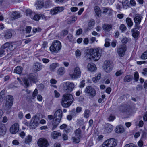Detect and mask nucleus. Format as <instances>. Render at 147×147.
I'll return each mask as SVG.
<instances>
[{
	"instance_id": "f257e3e1",
	"label": "nucleus",
	"mask_w": 147,
	"mask_h": 147,
	"mask_svg": "<svg viewBox=\"0 0 147 147\" xmlns=\"http://www.w3.org/2000/svg\"><path fill=\"white\" fill-rule=\"evenodd\" d=\"M63 113L61 109H58L54 113V115H49L48 117L50 120H53L51 121V123L53 127L52 130H53L57 127L60 122L62 117Z\"/></svg>"
},
{
	"instance_id": "f03ea898",
	"label": "nucleus",
	"mask_w": 147,
	"mask_h": 147,
	"mask_svg": "<svg viewBox=\"0 0 147 147\" xmlns=\"http://www.w3.org/2000/svg\"><path fill=\"white\" fill-rule=\"evenodd\" d=\"M102 52L101 49H92L89 50V52L86 56L89 59L96 61L100 58Z\"/></svg>"
},
{
	"instance_id": "7ed1b4c3",
	"label": "nucleus",
	"mask_w": 147,
	"mask_h": 147,
	"mask_svg": "<svg viewBox=\"0 0 147 147\" xmlns=\"http://www.w3.org/2000/svg\"><path fill=\"white\" fill-rule=\"evenodd\" d=\"M74 100L73 95L69 93H66L63 96L61 105L64 107H67L69 106Z\"/></svg>"
},
{
	"instance_id": "20e7f679",
	"label": "nucleus",
	"mask_w": 147,
	"mask_h": 147,
	"mask_svg": "<svg viewBox=\"0 0 147 147\" xmlns=\"http://www.w3.org/2000/svg\"><path fill=\"white\" fill-rule=\"evenodd\" d=\"M16 44L12 42H7L5 43L1 47L0 49V56L4 55L5 51L6 49L7 52L13 50L16 48Z\"/></svg>"
},
{
	"instance_id": "39448f33",
	"label": "nucleus",
	"mask_w": 147,
	"mask_h": 147,
	"mask_svg": "<svg viewBox=\"0 0 147 147\" xmlns=\"http://www.w3.org/2000/svg\"><path fill=\"white\" fill-rule=\"evenodd\" d=\"M61 48V45L60 42L57 40H55L52 42L50 47V51L52 52L57 53Z\"/></svg>"
},
{
	"instance_id": "423d86ee",
	"label": "nucleus",
	"mask_w": 147,
	"mask_h": 147,
	"mask_svg": "<svg viewBox=\"0 0 147 147\" xmlns=\"http://www.w3.org/2000/svg\"><path fill=\"white\" fill-rule=\"evenodd\" d=\"M117 144V140L114 138H111L106 140L100 147H115Z\"/></svg>"
},
{
	"instance_id": "0eeeda50",
	"label": "nucleus",
	"mask_w": 147,
	"mask_h": 147,
	"mask_svg": "<svg viewBox=\"0 0 147 147\" xmlns=\"http://www.w3.org/2000/svg\"><path fill=\"white\" fill-rule=\"evenodd\" d=\"M37 78V76L34 74H31L28 78H24L23 80V81L25 85L27 87L29 86L30 83L32 81L34 82H35Z\"/></svg>"
},
{
	"instance_id": "6e6552de",
	"label": "nucleus",
	"mask_w": 147,
	"mask_h": 147,
	"mask_svg": "<svg viewBox=\"0 0 147 147\" xmlns=\"http://www.w3.org/2000/svg\"><path fill=\"white\" fill-rule=\"evenodd\" d=\"M74 88V85L70 82H67L63 85V90L66 93L71 92Z\"/></svg>"
},
{
	"instance_id": "1a4fd4ad",
	"label": "nucleus",
	"mask_w": 147,
	"mask_h": 147,
	"mask_svg": "<svg viewBox=\"0 0 147 147\" xmlns=\"http://www.w3.org/2000/svg\"><path fill=\"white\" fill-rule=\"evenodd\" d=\"M113 67V63L109 60H107L104 63L103 67L106 72L109 73L112 70Z\"/></svg>"
},
{
	"instance_id": "9d476101",
	"label": "nucleus",
	"mask_w": 147,
	"mask_h": 147,
	"mask_svg": "<svg viewBox=\"0 0 147 147\" xmlns=\"http://www.w3.org/2000/svg\"><path fill=\"white\" fill-rule=\"evenodd\" d=\"M40 120L39 117L37 115L34 116L31 121L30 123V128L34 129L39 124Z\"/></svg>"
},
{
	"instance_id": "9b49d317",
	"label": "nucleus",
	"mask_w": 147,
	"mask_h": 147,
	"mask_svg": "<svg viewBox=\"0 0 147 147\" xmlns=\"http://www.w3.org/2000/svg\"><path fill=\"white\" fill-rule=\"evenodd\" d=\"M13 97L11 95H8L6 96V101L5 106V109L9 110L11 107L13 102Z\"/></svg>"
},
{
	"instance_id": "f8f14e48",
	"label": "nucleus",
	"mask_w": 147,
	"mask_h": 147,
	"mask_svg": "<svg viewBox=\"0 0 147 147\" xmlns=\"http://www.w3.org/2000/svg\"><path fill=\"white\" fill-rule=\"evenodd\" d=\"M84 92L89 94L90 96L92 98L94 97L96 94L95 89L91 86L86 87L84 90Z\"/></svg>"
},
{
	"instance_id": "ddd939ff",
	"label": "nucleus",
	"mask_w": 147,
	"mask_h": 147,
	"mask_svg": "<svg viewBox=\"0 0 147 147\" xmlns=\"http://www.w3.org/2000/svg\"><path fill=\"white\" fill-rule=\"evenodd\" d=\"M81 72L80 68L76 67L74 68V73L70 75V76L73 79H76L79 78L81 75Z\"/></svg>"
},
{
	"instance_id": "4468645a",
	"label": "nucleus",
	"mask_w": 147,
	"mask_h": 147,
	"mask_svg": "<svg viewBox=\"0 0 147 147\" xmlns=\"http://www.w3.org/2000/svg\"><path fill=\"white\" fill-rule=\"evenodd\" d=\"M26 13L27 16H29L31 18L35 21H38L40 19L39 14H35L30 10H27Z\"/></svg>"
},
{
	"instance_id": "2eb2a0df",
	"label": "nucleus",
	"mask_w": 147,
	"mask_h": 147,
	"mask_svg": "<svg viewBox=\"0 0 147 147\" xmlns=\"http://www.w3.org/2000/svg\"><path fill=\"white\" fill-rule=\"evenodd\" d=\"M38 144L40 147H47L48 145V143L46 139L41 138L38 140Z\"/></svg>"
},
{
	"instance_id": "dca6fc26",
	"label": "nucleus",
	"mask_w": 147,
	"mask_h": 147,
	"mask_svg": "<svg viewBox=\"0 0 147 147\" xmlns=\"http://www.w3.org/2000/svg\"><path fill=\"white\" fill-rule=\"evenodd\" d=\"M126 49L125 45H123L120 46L117 50L119 55L120 57H123L125 54Z\"/></svg>"
},
{
	"instance_id": "f3484780",
	"label": "nucleus",
	"mask_w": 147,
	"mask_h": 147,
	"mask_svg": "<svg viewBox=\"0 0 147 147\" xmlns=\"http://www.w3.org/2000/svg\"><path fill=\"white\" fill-rule=\"evenodd\" d=\"M19 129V125L18 123H15L11 127L10 131L11 133L15 134L17 133Z\"/></svg>"
},
{
	"instance_id": "a211bd4d",
	"label": "nucleus",
	"mask_w": 147,
	"mask_h": 147,
	"mask_svg": "<svg viewBox=\"0 0 147 147\" xmlns=\"http://www.w3.org/2000/svg\"><path fill=\"white\" fill-rule=\"evenodd\" d=\"M64 10V8L62 7H56L51 10L50 13L52 15H54L59 12H61Z\"/></svg>"
},
{
	"instance_id": "6ab92c4d",
	"label": "nucleus",
	"mask_w": 147,
	"mask_h": 147,
	"mask_svg": "<svg viewBox=\"0 0 147 147\" xmlns=\"http://www.w3.org/2000/svg\"><path fill=\"white\" fill-rule=\"evenodd\" d=\"M44 3L43 0H37L35 3V6L36 9H39L44 6Z\"/></svg>"
},
{
	"instance_id": "aec40b11",
	"label": "nucleus",
	"mask_w": 147,
	"mask_h": 147,
	"mask_svg": "<svg viewBox=\"0 0 147 147\" xmlns=\"http://www.w3.org/2000/svg\"><path fill=\"white\" fill-rule=\"evenodd\" d=\"M142 18V17L141 15L139 14H136L134 16V18L135 24H140L141 23Z\"/></svg>"
},
{
	"instance_id": "412c9836",
	"label": "nucleus",
	"mask_w": 147,
	"mask_h": 147,
	"mask_svg": "<svg viewBox=\"0 0 147 147\" xmlns=\"http://www.w3.org/2000/svg\"><path fill=\"white\" fill-rule=\"evenodd\" d=\"M113 129V126L109 123L106 124L104 128L105 132L106 133H109L111 132Z\"/></svg>"
},
{
	"instance_id": "4be33fe9",
	"label": "nucleus",
	"mask_w": 147,
	"mask_h": 147,
	"mask_svg": "<svg viewBox=\"0 0 147 147\" xmlns=\"http://www.w3.org/2000/svg\"><path fill=\"white\" fill-rule=\"evenodd\" d=\"M43 67V65L39 62H36L34 66V70L36 71H38L41 70Z\"/></svg>"
},
{
	"instance_id": "5701e85b",
	"label": "nucleus",
	"mask_w": 147,
	"mask_h": 147,
	"mask_svg": "<svg viewBox=\"0 0 147 147\" xmlns=\"http://www.w3.org/2000/svg\"><path fill=\"white\" fill-rule=\"evenodd\" d=\"M95 24V22L94 20H91L89 21L88 23V27L85 29L87 31L90 30L93 27Z\"/></svg>"
},
{
	"instance_id": "b1692460",
	"label": "nucleus",
	"mask_w": 147,
	"mask_h": 147,
	"mask_svg": "<svg viewBox=\"0 0 147 147\" xmlns=\"http://www.w3.org/2000/svg\"><path fill=\"white\" fill-rule=\"evenodd\" d=\"M6 131V129L4 125L0 124V135L3 136L4 135Z\"/></svg>"
},
{
	"instance_id": "393cba45",
	"label": "nucleus",
	"mask_w": 147,
	"mask_h": 147,
	"mask_svg": "<svg viewBox=\"0 0 147 147\" xmlns=\"http://www.w3.org/2000/svg\"><path fill=\"white\" fill-rule=\"evenodd\" d=\"M102 28L105 31L109 32L112 28V26L111 24H105L103 25Z\"/></svg>"
},
{
	"instance_id": "a878e982",
	"label": "nucleus",
	"mask_w": 147,
	"mask_h": 147,
	"mask_svg": "<svg viewBox=\"0 0 147 147\" xmlns=\"http://www.w3.org/2000/svg\"><path fill=\"white\" fill-rule=\"evenodd\" d=\"M88 70L91 71H93L96 69V68L95 65L92 63H89L88 65Z\"/></svg>"
},
{
	"instance_id": "bb28decb",
	"label": "nucleus",
	"mask_w": 147,
	"mask_h": 147,
	"mask_svg": "<svg viewBox=\"0 0 147 147\" xmlns=\"http://www.w3.org/2000/svg\"><path fill=\"white\" fill-rule=\"evenodd\" d=\"M20 17V14L17 11H14L12 13L11 15V19L12 20H15Z\"/></svg>"
},
{
	"instance_id": "cd10ccee",
	"label": "nucleus",
	"mask_w": 147,
	"mask_h": 147,
	"mask_svg": "<svg viewBox=\"0 0 147 147\" xmlns=\"http://www.w3.org/2000/svg\"><path fill=\"white\" fill-rule=\"evenodd\" d=\"M59 66V64L57 63H52L49 66V69L51 71H53L57 67Z\"/></svg>"
},
{
	"instance_id": "c85d7f7f",
	"label": "nucleus",
	"mask_w": 147,
	"mask_h": 147,
	"mask_svg": "<svg viewBox=\"0 0 147 147\" xmlns=\"http://www.w3.org/2000/svg\"><path fill=\"white\" fill-rule=\"evenodd\" d=\"M94 10L97 16L98 17H100L101 16V11L99 7L98 6H95Z\"/></svg>"
},
{
	"instance_id": "c756f323",
	"label": "nucleus",
	"mask_w": 147,
	"mask_h": 147,
	"mask_svg": "<svg viewBox=\"0 0 147 147\" xmlns=\"http://www.w3.org/2000/svg\"><path fill=\"white\" fill-rule=\"evenodd\" d=\"M32 140V136L30 135H28L26 137L24 140V143L26 144H29Z\"/></svg>"
},
{
	"instance_id": "7c9ffc66",
	"label": "nucleus",
	"mask_w": 147,
	"mask_h": 147,
	"mask_svg": "<svg viewBox=\"0 0 147 147\" xmlns=\"http://www.w3.org/2000/svg\"><path fill=\"white\" fill-rule=\"evenodd\" d=\"M126 22L128 27L131 28L133 25V22L130 18H127L126 19Z\"/></svg>"
},
{
	"instance_id": "2f4dec72",
	"label": "nucleus",
	"mask_w": 147,
	"mask_h": 147,
	"mask_svg": "<svg viewBox=\"0 0 147 147\" xmlns=\"http://www.w3.org/2000/svg\"><path fill=\"white\" fill-rule=\"evenodd\" d=\"M124 131V129L122 126L119 125L116 127V133H121L123 132Z\"/></svg>"
},
{
	"instance_id": "473e14b6",
	"label": "nucleus",
	"mask_w": 147,
	"mask_h": 147,
	"mask_svg": "<svg viewBox=\"0 0 147 147\" xmlns=\"http://www.w3.org/2000/svg\"><path fill=\"white\" fill-rule=\"evenodd\" d=\"M22 68L19 66H18L16 67L14 70V72L17 74H21L22 71Z\"/></svg>"
},
{
	"instance_id": "72a5a7b5",
	"label": "nucleus",
	"mask_w": 147,
	"mask_h": 147,
	"mask_svg": "<svg viewBox=\"0 0 147 147\" xmlns=\"http://www.w3.org/2000/svg\"><path fill=\"white\" fill-rule=\"evenodd\" d=\"M131 31L132 32V36L133 37L135 38H137L139 35V31L138 30L135 31L134 29H132L131 30Z\"/></svg>"
},
{
	"instance_id": "f704fd0d",
	"label": "nucleus",
	"mask_w": 147,
	"mask_h": 147,
	"mask_svg": "<svg viewBox=\"0 0 147 147\" xmlns=\"http://www.w3.org/2000/svg\"><path fill=\"white\" fill-rule=\"evenodd\" d=\"M12 35L11 32L10 31L8 30L6 32L4 36L5 38L9 39L11 37Z\"/></svg>"
},
{
	"instance_id": "c9c22d12",
	"label": "nucleus",
	"mask_w": 147,
	"mask_h": 147,
	"mask_svg": "<svg viewBox=\"0 0 147 147\" xmlns=\"http://www.w3.org/2000/svg\"><path fill=\"white\" fill-rule=\"evenodd\" d=\"M132 76L130 75H127L124 78L123 80L125 82H129L132 80Z\"/></svg>"
},
{
	"instance_id": "e433bc0d",
	"label": "nucleus",
	"mask_w": 147,
	"mask_h": 147,
	"mask_svg": "<svg viewBox=\"0 0 147 147\" xmlns=\"http://www.w3.org/2000/svg\"><path fill=\"white\" fill-rule=\"evenodd\" d=\"M61 134L60 132H58L56 131H53L52 134V137L53 138L55 139L58 136H61Z\"/></svg>"
},
{
	"instance_id": "4c0bfd02",
	"label": "nucleus",
	"mask_w": 147,
	"mask_h": 147,
	"mask_svg": "<svg viewBox=\"0 0 147 147\" xmlns=\"http://www.w3.org/2000/svg\"><path fill=\"white\" fill-rule=\"evenodd\" d=\"M65 73V68L63 67L60 68L57 71L58 74L61 75L64 74Z\"/></svg>"
},
{
	"instance_id": "58836bf2",
	"label": "nucleus",
	"mask_w": 147,
	"mask_h": 147,
	"mask_svg": "<svg viewBox=\"0 0 147 147\" xmlns=\"http://www.w3.org/2000/svg\"><path fill=\"white\" fill-rule=\"evenodd\" d=\"M101 78L100 74H98L97 76H96L92 78V80L94 83L97 82L98 81L99 79H100Z\"/></svg>"
},
{
	"instance_id": "ea45409f",
	"label": "nucleus",
	"mask_w": 147,
	"mask_h": 147,
	"mask_svg": "<svg viewBox=\"0 0 147 147\" xmlns=\"http://www.w3.org/2000/svg\"><path fill=\"white\" fill-rule=\"evenodd\" d=\"M90 113V111L88 109H86L84 111V117L88 118Z\"/></svg>"
},
{
	"instance_id": "a19ab883",
	"label": "nucleus",
	"mask_w": 147,
	"mask_h": 147,
	"mask_svg": "<svg viewBox=\"0 0 147 147\" xmlns=\"http://www.w3.org/2000/svg\"><path fill=\"white\" fill-rule=\"evenodd\" d=\"M142 59H147V50L144 52L140 57Z\"/></svg>"
},
{
	"instance_id": "79ce46f5",
	"label": "nucleus",
	"mask_w": 147,
	"mask_h": 147,
	"mask_svg": "<svg viewBox=\"0 0 147 147\" xmlns=\"http://www.w3.org/2000/svg\"><path fill=\"white\" fill-rule=\"evenodd\" d=\"M75 134L77 137H81V131L79 129H77L75 132Z\"/></svg>"
},
{
	"instance_id": "37998d69",
	"label": "nucleus",
	"mask_w": 147,
	"mask_h": 147,
	"mask_svg": "<svg viewBox=\"0 0 147 147\" xmlns=\"http://www.w3.org/2000/svg\"><path fill=\"white\" fill-rule=\"evenodd\" d=\"M72 139H73V142L76 143H79L80 141L79 137H73Z\"/></svg>"
},
{
	"instance_id": "c03bdc74",
	"label": "nucleus",
	"mask_w": 147,
	"mask_h": 147,
	"mask_svg": "<svg viewBox=\"0 0 147 147\" xmlns=\"http://www.w3.org/2000/svg\"><path fill=\"white\" fill-rule=\"evenodd\" d=\"M38 93V90L37 89H35L32 95V98L33 99H34L36 96L37 95V94Z\"/></svg>"
},
{
	"instance_id": "a18cd8bd",
	"label": "nucleus",
	"mask_w": 147,
	"mask_h": 147,
	"mask_svg": "<svg viewBox=\"0 0 147 147\" xmlns=\"http://www.w3.org/2000/svg\"><path fill=\"white\" fill-rule=\"evenodd\" d=\"M5 90H2L0 93V98L3 99L5 96Z\"/></svg>"
},
{
	"instance_id": "49530a36",
	"label": "nucleus",
	"mask_w": 147,
	"mask_h": 147,
	"mask_svg": "<svg viewBox=\"0 0 147 147\" xmlns=\"http://www.w3.org/2000/svg\"><path fill=\"white\" fill-rule=\"evenodd\" d=\"M134 80L136 81H138L139 79V75L137 72H135L134 74Z\"/></svg>"
},
{
	"instance_id": "de8ad7c7",
	"label": "nucleus",
	"mask_w": 147,
	"mask_h": 147,
	"mask_svg": "<svg viewBox=\"0 0 147 147\" xmlns=\"http://www.w3.org/2000/svg\"><path fill=\"white\" fill-rule=\"evenodd\" d=\"M40 18H41L42 19L44 20H46L47 19H48L49 18V17L45 16L43 14H39Z\"/></svg>"
},
{
	"instance_id": "09e8293b",
	"label": "nucleus",
	"mask_w": 147,
	"mask_h": 147,
	"mask_svg": "<svg viewBox=\"0 0 147 147\" xmlns=\"http://www.w3.org/2000/svg\"><path fill=\"white\" fill-rule=\"evenodd\" d=\"M129 3V1L127 0H123L122 1V4L123 8L125 7V6L127 5Z\"/></svg>"
},
{
	"instance_id": "8fccbe9b",
	"label": "nucleus",
	"mask_w": 147,
	"mask_h": 147,
	"mask_svg": "<svg viewBox=\"0 0 147 147\" xmlns=\"http://www.w3.org/2000/svg\"><path fill=\"white\" fill-rule=\"evenodd\" d=\"M146 132L144 131H143L142 133V138H141V140H145L146 138Z\"/></svg>"
},
{
	"instance_id": "3c124183",
	"label": "nucleus",
	"mask_w": 147,
	"mask_h": 147,
	"mask_svg": "<svg viewBox=\"0 0 147 147\" xmlns=\"http://www.w3.org/2000/svg\"><path fill=\"white\" fill-rule=\"evenodd\" d=\"M126 27L124 24H121L120 26V29L122 31H125L126 30Z\"/></svg>"
},
{
	"instance_id": "603ef678",
	"label": "nucleus",
	"mask_w": 147,
	"mask_h": 147,
	"mask_svg": "<svg viewBox=\"0 0 147 147\" xmlns=\"http://www.w3.org/2000/svg\"><path fill=\"white\" fill-rule=\"evenodd\" d=\"M124 147H138L136 146L133 143H130L125 145Z\"/></svg>"
},
{
	"instance_id": "864d4df0",
	"label": "nucleus",
	"mask_w": 147,
	"mask_h": 147,
	"mask_svg": "<svg viewBox=\"0 0 147 147\" xmlns=\"http://www.w3.org/2000/svg\"><path fill=\"white\" fill-rule=\"evenodd\" d=\"M85 80H83L82 81L79 86L80 88H82L84 87L85 85Z\"/></svg>"
},
{
	"instance_id": "5fc2aeb1",
	"label": "nucleus",
	"mask_w": 147,
	"mask_h": 147,
	"mask_svg": "<svg viewBox=\"0 0 147 147\" xmlns=\"http://www.w3.org/2000/svg\"><path fill=\"white\" fill-rule=\"evenodd\" d=\"M142 73L144 76H147V68L144 69Z\"/></svg>"
},
{
	"instance_id": "6e6d98bb",
	"label": "nucleus",
	"mask_w": 147,
	"mask_h": 147,
	"mask_svg": "<svg viewBox=\"0 0 147 147\" xmlns=\"http://www.w3.org/2000/svg\"><path fill=\"white\" fill-rule=\"evenodd\" d=\"M123 74V72L121 70H119L117 71L115 73V75L117 76H120Z\"/></svg>"
},
{
	"instance_id": "4d7b16f0",
	"label": "nucleus",
	"mask_w": 147,
	"mask_h": 147,
	"mask_svg": "<svg viewBox=\"0 0 147 147\" xmlns=\"http://www.w3.org/2000/svg\"><path fill=\"white\" fill-rule=\"evenodd\" d=\"M109 39H106L105 40V46L106 47H109L110 45V43L108 41Z\"/></svg>"
},
{
	"instance_id": "13d9d810",
	"label": "nucleus",
	"mask_w": 147,
	"mask_h": 147,
	"mask_svg": "<svg viewBox=\"0 0 147 147\" xmlns=\"http://www.w3.org/2000/svg\"><path fill=\"white\" fill-rule=\"evenodd\" d=\"M77 19V18L76 16H73L70 19V21L71 22H73L76 21Z\"/></svg>"
},
{
	"instance_id": "bf43d9fd",
	"label": "nucleus",
	"mask_w": 147,
	"mask_h": 147,
	"mask_svg": "<svg viewBox=\"0 0 147 147\" xmlns=\"http://www.w3.org/2000/svg\"><path fill=\"white\" fill-rule=\"evenodd\" d=\"M31 30V27L30 26H27L26 27V32L29 33L30 32Z\"/></svg>"
},
{
	"instance_id": "052dcab7",
	"label": "nucleus",
	"mask_w": 147,
	"mask_h": 147,
	"mask_svg": "<svg viewBox=\"0 0 147 147\" xmlns=\"http://www.w3.org/2000/svg\"><path fill=\"white\" fill-rule=\"evenodd\" d=\"M23 114L22 112H20L18 113V117L19 119H21L23 117Z\"/></svg>"
},
{
	"instance_id": "680f3d73",
	"label": "nucleus",
	"mask_w": 147,
	"mask_h": 147,
	"mask_svg": "<svg viewBox=\"0 0 147 147\" xmlns=\"http://www.w3.org/2000/svg\"><path fill=\"white\" fill-rule=\"evenodd\" d=\"M115 117L113 115H111L108 118L109 121H113L115 119Z\"/></svg>"
},
{
	"instance_id": "e2e57ef3",
	"label": "nucleus",
	"mask_w": 147,
	"mask_h": 147,
	"mask_svg": "<svg viewBox=\"0 0 147 147\" xmlns=\"http://www.w3.org/2000/svg\"><path fill=\"white\" fill-rule=\"evenodd\" d=\"M42 61L44 63L46 64L50 61V60L47 58H44L42 59Z\"/></svg>"
},
{
	"instance_id": "0e129e2a",
	"label": "nucleus",
	"mask_w": 147,
	"mask_h": 147,
	"mask_svg": "<svg viewBox=\"0 0 147 147\" xmlns=\"http://www.w3.org/2000/svg\"><path fill=\"white\" fill-rule=\"evenodd\" d=\"M128 41V39L127 38H123L122 40V43L123 45H125Z\"/></svg>"
},
{
	"instance_id": "69168bd1",
	"label": "nucleus",
	"mask_w": 147,
	"mask_h": 147,
	"mask_svg": "<svg viewBox=\"0 0 147 147\" xmlns=\"http://www.w3.org/2000/svg\"><path fill=\"white\" fill-rule=\"evenodd\" d=\"M109 10L110 11L111 10V9L109 8H105L103 9V11L102 13H107L108 10Z\"/></svg>"
},
{
	"instance_id": "338daca9",
	"label": "nucleus",
	"mask_w": 147,
	"mask_h": 147,
	"mask_svg": "<svg viewBox=\"0 0 147 147\" xmlns=\"http://www.w3.org/2000/svg\"><path fill=\"white\" fill-rule=\"evenodd\" d=\"M76 56V57H79L81 55V52L80 51L77 49L75 52Z\"/></svg>"
},
{
	"instance_id": "774afa93",
	"label": "nucleus",
	"mask_w": 147,
	"mask_h": 147,
	"mask_svg": "<svg viewBox=\"0 0 147 147\" xmlns=\"http://www.w3.org/2000/svg\"><path fill=\"white\" fill-rule=\"evenodd\" d=\"M20 136L23 138L25 136L26 134L24 131H21L19 134Z\"/></svg>"
}]
</instances>
